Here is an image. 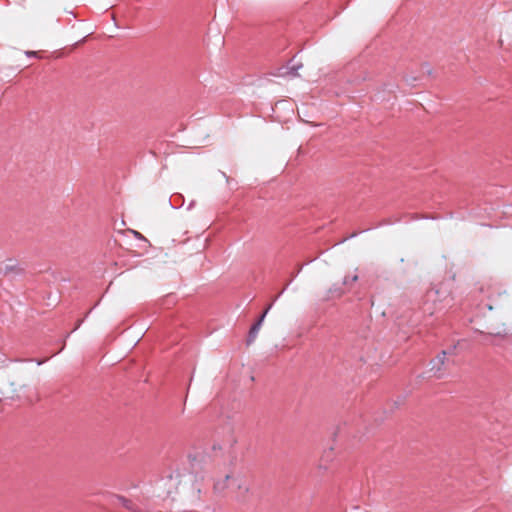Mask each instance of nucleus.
<instances>
[{
	"mask_svg": "<svg viewBox=\"0 0 512 512\" xmlns=\"http://www.w3.org/2000/svg\"><path fill=\"white\" fill-rule=\"evenodd\" d=\"M267 312H268V309L262 314L260 319L252 326V328L250 330V339L251 340L256 338L258 331L260 330V327L262 325V322H263Z\"/></svg>",
	"mask_w": 512,
	"mask_h": 512,
	"instance_id": "f257e3e1",
	"label": "nucleus"
},
{
	"mask_svg": "<svg viewBox=\"0 0 512 512\" xmlns=\"http://www.w3.org/2000/svg\"><path fill=\"white\" fill-rule=\"evenodd\" d=\"M356 280H357V275H354V276L352 277V280H351V281H352V282H354V281H356Z\"/></svg>",
	"mask_w": 512,
	"mask_h": 512,
	"instance_id": "f03ea898",
	"label": "nucleus"
}]
</instances>
